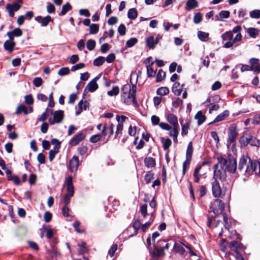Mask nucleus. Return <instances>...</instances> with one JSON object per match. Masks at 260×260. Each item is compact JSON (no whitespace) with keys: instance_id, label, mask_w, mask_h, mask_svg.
Returning a JSON list of instances; mask_svg holds the SVG:
<instances>
[{"instance_id":"1","label":"nucleus","mask_w":260,"mask_h":260,"mask_svg":"<svg viewBox=\"0 0 260 260\" xmlns=\"http://www.w3.org/2000/svg\"><path fill=\"white\" fill-rule=\"evenodd\" d=\"M218 164L220 168L224 169L226 171L231 173H234L237 169V162L234 158L225 159L223 157L218 158Z\"/></svg>"},{"instance_id":"2","label":"nucleus","mask_w":260,"mask_h":260,"mask_svg":"<svg viewBox=\"0 0 260 260\" xmlns=\"http://www.w3.org/2000/svg\"><path fill=\"white\" fill-rule=\"evenodd\" d=\"M239 143L242 147H245L248 144L257 147L260 146L259 141L250 134H245L240 137Z\"/></svg>"},{"instance_id":"3","label":"nucleus","mask_w":260,"mask_h":260,"mask_svg":"<svg viewBox=\"0 0 260 260\" xmlns=\"http://www.w3.org/2000/svg\"><path fill=\"white\" fill-rule=\"evenodd\" d=\"M224 207V203L221 200L216 199L211 203L210 212H213L215 215H219L222 213Z\"/></svg>"},{"instance_id":"4","label":"nucleus","mask_w":260,"mask_h":260,"mask_svg":"<svg viewBox=\"0 0 260 260\" xmlns=\"http://www.w3.org/2000/svg\"><path fill=\"white\" fill-rule=\"evenodd\" d=\"M136 85L133 84L132 86V92L127 94H121L122 99L123 100L124 103L127 105H129L132 102L134 103L136 102Z\"/></svg>"},{"instance_id":"5","label":"nucleus","mask_w":260,"mask_h":260,"mask_svg":"<svg viewBox=\"0 0 260 260\" xmlns=\"http://www.w3.org/2000/svg\"><path fill=\"white\" fill-rule=\"evenodd\" d=\"M228 140L227 141V146L228 147L232 144L235 143L238 136V129L234 124H231L229 128Z\"/></svg>"},{"instance_id":"6","label":"nucleus","mask_w":260,"mask_h":260,"mask_svg":"<svg viewBox=\"0 0 260 260\" xmlns=\"http://www.w3.org/2000/svg\"><path fill=\"white\" fill-rule=\"evenodd\" d=\"M221 38L222 41L225 42L223 45L224 48H229L234 45L233 43V34L232 31H228L225 32L221 35Z\"/></svg>"},{"instance_id":"7","label":"nucleus","mask_w":260,"mask_h":260,"mask_svg":"<svg viewBox=\"0 0 260 260\" xmlns=\"http://www.w3.org/2000/svg\"><path fill=\"white\" fill-rule=\"evenodd\" d=\"M214 167V177L215 180L217 179L221 180H225L226 178V171L222 168H220V166L218 164L215 165Z\"/></svg>"},{"instance_id":"8","label":"nucleus","mask_w":260,"mask_h":260,"mask_svg":"<svg viewBox=\"0 0 260 260\" xmlns=\"http://www.w3.org/2000/svg\"><path fill=\"white\" fill-rule=\"evenodd\" d=\"M159 127L166 131H169V135L170 137H173L175 136H178L179 134L178 126H171L169 124L165 122H160Z\"/></svg>"},{"instance_id":"9","label":"nucleus","mask_w":260,"mask_h":260,"mask_svg":"<svg viewBox=\"0 0 260 260\" xmlns=\"http://www.w3.org/2000/svg\"><path fill=\"white\" fill-rule=\"evenodd\" d=\"M260 170V162L256 160H252L250 159V162L249 161L248 168L245 170V173L251 174L253 172L258 174V171Z\"/></svg>"},{"instance_id":"10","label":"nucleus","mask_w":260,"mask_h":260,"mask_svg":"<svg viewBox=\"0 0 260 260\" xmlns=\"http://www.w3.org/2000/svg\"><path fill=\"white\" fill-rule=\"evenodd\" d=\"M249 161L250 162V158L248 155H243L239 160L238 170L242 173H245V170L248 168Z\"/></svg>"},{"instance_id":"11","label":"nucleus","mask_w":260,"mask_h":260,"mask_svg":"<svg viewBox=\"0 0 260 260\" xmlns=\"http://www.w3.org/2000/svg\"><path fill=\"white\" fill-rule=\"evenodd\" d=\"M85 138V134L82 132L78 133L70 140L69 144L71 146H75L83 140Z\"/></svg>"},{"instance_id":"12","label":"nucleus","mask_w":260,"mask_h":260,"mask_svg":"<svg viewBox=\"0 0 260 260\" xmlns=\"http://www.w3.org/2000/svg\"><path fill=\"white\" fill-rule=\"evenodd\" d=\"M64 117V112L62 110L56 111L53 113V120L49 119L50 124L60 123Z\"/></svg>"},{"instance_id":"13","label":"nucleus","mask_w":260,"mask_h":260,"mask_svg":"<svg viewBox=\"0 0 260 260\" xmlns=\"http://www.w3.org/2000/svg\"><path fill=\"white\" fill-rule=\"evenodd\" d=\"M73 178L71 176H69L66 179L65 184L67 187V193L65 196L73 197L74 193V188L73 185Z\"/></svg>"},{"instance_id":"14","label":"nucleus","mask_w":260,"mask_h":260,"mask_svg":"<svg viewBox=\"0 0 260 260\" xmlns=\"http://www.w3.org/2000/svg\"><path fill=\"white\" fill-rule=\"evenodd\" d=\"M212 191L213 196L215 198H219L222 194V191L219 183L215 180L212 183Z\"/></svg>"},{"instance_id":"15","label":"nucleus","mask_w":260,"mask_h":260,"mask_svg":"<svg viewBox=\"0 0 260 260\" xmlns=\"http://www.w3.org/2000/svg\"><path fill=\"white\" fill-rule=\"evenodd\" d=\"M154 250H150V253L153 259L156 260L158 257H163L165 255V253L163 249H160L153 245Z\"/></svg>"},{"instance_id":"16","label":"nucleus","mask_w":260,"mask_h":260,"mask_svg":"<svg viewBox=\"0 0 260 260\" xmlns=\"http://www.w3.org/2000/svg\"><path fill=\"white\" fill-rule=\"evenodd\" d=\"M99 78V77H96L93 79L87 84L85 89H87L90 92H93L95 91L99 87L96 82Z\"/></svg>"},{"instance_id":"17","label":"nucleus","mask_w":260,"mask_h":260,"mask_svg":"<svg viewBox=\"0 0 260 260\" xmlns=\"http://www.w3.org/2000/svg\"><path fill=\"white\" fill-rule=\"evenodd\" d=\"M251 70L254 72H259L260 71V63L259 60L256 58H252L249 60Z\"/></svg>"},{"instance_id":"18","label":"nucleus","mask_w":260,"mask_h":260,"mask_svg":"<svg viewBox=\"0 0 260 260\" xmlns=\"http://www.w3.org/2000/svg\"><path fill=\"white\" fill-rule=\"evenodd\" d=\"M35 20L38 22L40 23L42 26H46L50 21L52 20V19L50 16H47L45 17L39 16L35 17Z\"/></svg>"},{"instance_id":"19","label":"nucleus","mask_w":260,"mask_h":260,"mask_svg":"<svg viewBox=\"0 0 260 260\" xmlns=\"http://www.w3.org/2000/svg\"><path fill=\"white\" fill-rule=\"evenodd\" d=\"M79 164V161L78 157L76 156H74L70 160V170L72 172L77 171Z\"/></svg>"},{"instance_id":"20","label":"nucleus","mask_w":260,"mask_h":260,"mask_svg":"<svg viewBox=\"0 0 260 260\" xmlns=\"http://www.w3.org/2000/svg\"><path fill=\"white\" fill-rule=\"evenodd\" d=\"M229 115V111L228 110H225L223 112L220 113L217 116L215 119L210 122L209 124H212L215 122H218L223 120L226 117Z\"/></svg>"},{"instance_id":"21","label":"nucleus","mask_w":260,"mask_h":260,"mask_svg":"<svg viewBox=\"0 0 260 260\" xmlns=\"http://www.w3.org/2000/svg\"><path fill=\"white\" fill-rule=\"evenodd\" d=\"M184 85H181L178 82H176L174 83L172 87V91L176 95H180L183 90Z\"/></svg>"},{"instance_id":"22","label":"nucleus","mask_w":260,"mask_h":260,"mask_svg":"<svg viewBox=\"0 0 260 260\" xmlns=\"http://www.w3.org/2000/svg\"><path fill=\"white\" fill-rule=\"evenodd\" d=\"M168 122L173 126H178V118L173 113H169L167 115Z\"/></svg>"},{"instance_id":"23","label":"nucleus","mask_w":260,"mask_h":260,"mask_svg":"<svg viewBox=\"0 0 260 260\" xmlns=\"http://www.w3.org/2000/svg\"><path fill=\"white\" fill-rule=\"evenodd\" d=\"M186 245L181 242L175 243L174 244L173 248L176 252L178 253L181 255H183L185 251V250L184 248V247Z\"/></svg>"},{"instance_id":"24","label":"nucleus","mask_w":260,"mask_h":260,"mask_svg":"<svg viewBox=\"0 0 260 260\" xmlns=\"http://www.w3.org/2000/svg\"><path fill=\"white\" fill-rule=\"evenodd\" d=\"M153 245L160 249H163L164 251L168 249L170 247V244L167 243V241L164 240H159L156 243H153Z\"/></svg>"},{"instance_id":"25","label":"nucleus","mask_w":260,"mask_h":260,"mask_svg":"<svg viewBox=\"0 0 260 260\" xmlns=\"http://www.w3.org/2000/svg\"><path fill=\"white\" fill-rule=\"evenodd\" d=\"M16 45V43L14 41L7 40L4 44L5 49L9 52L11 53L14 50V47Z\"/></svg>"},{"instance_id":"26","label":"nucleus","mask_w":260,"mask_h":260,"mask_svg":"<svg viewBox=\"0 0 260 260\" xmlns=\"http://www.w3.org/2000/svg\"><path fill=\"white\" fill-rule=\"evenodd\" d=\"M198 6V2L196 0H188L185 5V10L189 11Z\"/></svg>"},{"instance_id":"27","label":"nucleus","mask_w":260,"mask_h":260,"mask_svg":"<svg viewBox=\"0 0 260 260\" xmlns=\"http://www.w3.org/2000/svg\"><path fill=\"white\" fill-rule=\"evenodd\" d=\"M146 45L150 49H154L156 44H157V41H155L153 36H149L146 39Z\"/></svg>"},{"instance_id":"28","label":"nucleus","mask_w":260,"mask_h":260,"mask_svg":"<svg viewBox=\"0 0 260 260\" xmlns=\"http://www.w3.org/2000/svg\"><path fill=\"white\" fill-rule=\"evenodd\" d=\"M145 165L148 168H153L155 165V160L154 158L151 157H147L144 159Z\"/></svg>"},{"instance_id":"29","label":"nucleus","mask_w":260,"mask_h":260,"mask_svg":"<svg viewBox=\"0 0 260 260\" xmlns=\"http://www.w3.org/2000/svg\"><path fill=\"white\" fill-rule=\"evenodd\" d=\"M194 117L198 120L199 125H201L206 120V116L200 111L197 112Z\"/></svg>"},{"instance_id":"30","label":"nucleus","mask_w":260,"mask_h":260,"mask_svg":"<svg viewBox=\"0 0 260 260\" xmlns=\"http://www.w3.org/2000/svg\"><path fill=\"white\" fill-rule=\"evenodd\" d=\"M259 30L253 27H249L247 29L246 32L249 36L253 38H255L259 33Z\"/></svg>"},{"instance_id":"31","label":"nucleus","mask_w":260,"mask_h":260,"mask_svg":"<svg viewBox=\"0 0 260 260\" xmlns=\"http://www.w3.org/2000/svg\"><path fill=\"white\" fill-rule=\"evenodd\" d=\"M153 62H152L150 64L147 66V75L149 78L154 77L156 74V70L154 71L152 68Z\"/></svg>"},{"instance_id":"32","label":"nucleus","mask_w":260,"mask_h":260,"mask_svg":"<svg viewBox=\"0 0 260 260\" xmlns=\"http://www.w3.org/2000/svg\"><path fill=\"white\" fill-rule=\"evenodd\" d=\"M161 142L162 143V147L165 151H169V147L172 144V141L169 138L161 139Z\"/></svg>"},{"instance_id":"33","label":"nucleus","mask_w":260,"mask_h":260,"mask_svg":"<svg viewBox=\"0 0 260 260\" xmlns=\"http://www.w3.org/2000/svg\"><path fill=\"white\" fill-rule=\"evenodd\" d=\"M241 243L236 241H233L229 243V246L232 250H238V248H241Z\"/></svg>"},{"instance_id":"34","label":"nucleus","mask_w":260,"mask_h":260,"mask_svg":"<svg viewBox=\"0 0 260 260\" xmlns=\"http://www.w3.org/2000/svg\"><path fill=\"white\" fill-rule=\"evenodd\" d=\"M127 16L128 18L134 20L138 16L137 11L135 8H132L128 10L127 13Z\"/></svg>"},{"instance_id":"35","label":"nucleus","mask_w":260,"mask_h":260,"mask_svg":"<svg viewBox=\"0 0 260 260\" xmlns=\"http://www.w3.org/2000/svg\"><path fill=\"white\" fill-rule=\"evenodd\" d=\"M71 9L72 6L69 3H67L66 4L62 6L61 11L59 14V15H64L69 11L71 10Z\"/></svg>"},{"instance_id":"36","label":"nucleus","mask_w":260,"mask_h":260,"mask_svg":"<svg viewBox=\"0 0 260 260\" xmlns=\"http://www.w3.org/2000/svg\"><path fill=\"white\" fill-rule=\"evenodd\" d=\"M156 93L158 95L164 96L169 93V89L167 87H161L157 89Z\"/></svg>"},{"instance_id":"37","label":"nucleus","mask_w":260,"mask_h":260,"mask_svg":"<svg viewBox=\"0 0 260 260\" xmlns=\"http://www.w3.org/2000/svg\"><path fill=\"white\" fill-rule=\"evenodd\" d=\"M198 37L201 41H206L209 37V34L202 31H198Z\"/></svg>"},{"instance_id":"38","label":"nucleus","mask_w":260,"mask_h":260,"mask_svg":"<svg viewBox=\"0 0 260 260\" xmlns=\"http://www.w3.org/2000/svg\"><path fill=\"white\" fill-rule=\"evenodd\" d=\"M22 112H23L25 114H27L28 113V111L25 106L22 105H20L18 106L16 109V113L19 114Z\"/></svg>"},{"instance_id":"39","label":"nucleus","mask_w":260,"mask_h":260,"mask_svg":"<svg viewBox=\"0 0 260 260\" xmlns=\"http://www.w3.org/2000/svg\"><path fill=\"white\" fill-rule=\"evenodd\" d=\"M21 6L18 3H15L13 4H8L6 6L7 9H11L13 11H17L20 8Z\"/></svg>"},{"instance_id":"40","label":"nucleus","mask_w":260,"mask_h":260,"mask_svg":"<svg viewBox=\"0 0 260 260\" xmlns=\"http://www.w3.org/2000/svg\"><path fill=\"white\" fill-rule=\"evenodd\" d=\"M53 111L52 110H49L48 109H46V111L42 114L40 117L39 118V120L40 121H44L46 119L47 117L50 114L52 113Z\"/></svg>"},{"instance_id":"41","label":"nucleus","mask_w":260,"mask_h":260,"mask_svg":"<svg viewBox=\"0 0 260 260\" xmlns=\"http://www.w3.org/2000/svg\"><path fill=\"white\" fill-rule=\"evenodd\" d=\"M119 92V88L117 86L113 87L112 90H109L107 92V94L109 96L117 95Z\"/></svg>"},{"instance_id":"42","label":"nucleus","mask_w":260,"mask_h":260,"mask_svg":"<svg viewBox=\"0 0 260 260\" xmlns=\"http://www.w3.org/2000/svg\"><path fill=\"white\" fill-rule=\"evenodd\" d=\"M193 153V146L192 142H190L187 146L186 152V156H187L188 158L189 157H192V155Z\"/></svg>"},{"instance_id":"43","label":"nucleus","mask_w":260,"mask_h":260,"mask_svg":"<svg viewBox=\"0 0 260 260\" xmlns=\"http://www.w3.org/2000/svg\"><path fill=\"white\" fill-rule=\"evenodd\" d=\"M105 61V58L103 56H100L93 60V64L95 66H100L102 65Z\"/></svg>"},{"instance_id":"44","label":"nucleus","mask_w":260,"mask_h":260,"mask_svg":"<svg viewBox=\"0 0 260 260\" xmlns=\"http://www.w3.org/2000/svg\"><path fill=\"white\" fill-rule=\"evenodd\" d=\"M191 160V157H189L188 158L187 156H186V160L183 163V170H182L183 175H185V174L186 173L187 166L189 165Z\"/></svg>"},{"instance_id":"45","label":"nucleus","mask_w":260,"mask_h":260,"mask_svg":"<svg viewBox=\"0 0 260 260\" xmlns=\"http://www.w3.org/2000/svg\"><path fill=\"white\" fill-rule=\"evenodd\" d=\"M59 149L57 148H54L49 151V159L50 161H52L54 158L55 155L59 152Z\"/></svg>"},{"instance_id":"46","label":"nucleus","mask_w":260,"mask_h":260,"mask_svg":"<svg viewBox=\"0 0 260 260\" xmlns=\"http://www.w3.org/2000/svg\"><path fill=\"white\" fill-rule=\"evenodd\" d=\"M203 19V15L200 13H197L194 14L193 17V22L195 24H199L200 23Z\"/></svg>"},{"instance_id":"47","label":"nucleus","mask_w":260,"mask_h":260,"mask_svg":"<svg viewBox=\"0 0 260 260\" xmlns=\"http://www.w3.org/2000/svg\"><path fill=\"white\" fill-rule=\"evenodd\" d=\"M90 34H96L98 32L99 30V25L92 23L89 26Z\"/></svg>"},{"instance_id":"48","label":"nucleus","mask_w":260,"mask_h":260,"mask_svg":"<svg viewBox=\"0 0 260 260\" xmlns=\"http://www.w3.org/2000/svg\"><path fill=\"white\" fill-rule=\"evenodd\" d=\"M166 76V73L162 70H159L156 75V81L160 82L163 80Z\"/></svg>"},{"instance_id":"49","label":"nucleus","mask_w":260,"mask_h":260,"mask_svg":"<svg viewBox=\"0 0 260 260\" xmlns=\"http://www.w3.org/2000/svg\"><path fill=\"white\" fill-rule=\"evenodd\" d=\"M153 221V218L152 217V215H151V217L149 219V220L148 222H145L144 224L142 225L141 229L143 232H145L146 230L150 226V224Z\"/></svg>"},{"instance_id":"50","label":"nucleus","mask_w":260,"mask_h":260,"mask_svg":"<svg viewBox=\"0 0 260 260\" xmlns=\"http://www.w3.org/2000/svg\"><path fill=\"white\" fill-rule=\"evenodd\" d=\"M250 17L252 18L258 19L260 18V10H254L249 12Z\"/></svg>"},{"instance_id":"51","label":"nucleus","mask_w":260,"mask_h":260,"mask_svg":"<svg viewBox=\"0 0 260 260\" xmlns=\"http://www.w3.org/2000/svg\"><path fill=\"white\" fill-rule=\"evenodd\" d=\"M122 94H125L130 93L132 91V87L129 84H126L123 86L122 88Z\"/></svg>"},{"instance_id":"52","label":"nucleus","mask_w":260,"mask_h":260,"mask_svg":"<svg viewBox=\"0 0 260 260\" xmlns=\"http://www.w3.org/2000/svg\"><path fill=\"white\" fill-rule=\"evenodd\" d=\"M138 42V39L136 38H132L128 40L126 43L127 47L131 48L134 46Z\"/></svg>"},{"instance_id":"53","label":"nucleus","mask_w":260,"mask_h":260,"mask_svg":"<svg viewBox=\"0 0 260 260\" xmlns=\"http://www.w3.org/2000/svg\"><path fill=\"white\" fill-rule=\"evenodd\" d=\"M95 44V41L91 39L88 40L86 43L87 48L90 51L92 50L94 48Z\"/></svg>"},{"instance_id":"54","label":"nucleus","mask_w":260,"mask_h":260,"mask_svg":"<svg viewBox=\"0 0 260 260\" xmlns=\"http://www.w3.org/2000/svg\"><path fill=\"white\" fill-rule=\"evenodd\" d=\"M89 103L87 101H83V100H81L78 106L80 109V110H82V109L86 110L87 107L88 106Z\"/></svg>"},{"instance_id":"55","label":"nucleus","mask_w":260,"mask_h":260,"mask_svg":"<svg viewBox=\"0 0 260 260\" xmlns=\"http://www.w3.org/2000/svg\"><path fill=\"white\" fill-rule=\"evenodd\" d=\"M123 128V124L122 122L119 121L117 125L116 131L115 132V137H117L118 135L121 134Z\"/></svg>"},{"instance_id":"56","label":"nucleus","mask_w":260,"mask_h":260,"mask_svg":"<svg viewBox=\"0 0 260 260\" xmlns=\"http://www.w3.org/2000/svg\"><path fill=\"white\" fill-rule=\"evenodd\" d=\"M87 150L88 147L86 146H81L77 149L78 153L81 155L85 154L87 153Z\"/></svg>"},{"instance_id":"57","label":"nucleus","mask_w":260,"mask_h":260,"mask_svg":"<svg viewBox=\"0 0 260 260\" xmlns=\"http://www.w3.org/2000/svg\"><path fill=\"white\" fill-rule=\"evenodd\" d=\"M181 135L182 136L186 135L188 134V131L189 129V123H186L184 124H181Z\"/></svg>"},{"instance_id":"58","label":"nucleus","mask_w":260,"mask_h":260,"mask_svg":"<svg viewBox=\"0 0 260 260\" xmlns=\"http://www.w3.org/2000/svg\"><path fill=\"white\" fill-rule=\"evenodd\" d=\"M141 225V223L139 219H137L134 221L133 226L135 231V235L138 233V231L140 229Z\"/></svg>"},{"instance_id":"59","label":"nucleus","mask_w":260,"mask_h":260,"mask_svg":"<svg viewBox=\"0 0 260 260\" xmlns=\"http://www.w3.org/2000/svg\"><path fill=\"white\" fill-rule=\"evenodd\" d=\"M69 73V69L67 67L62 68L58 71V74L61 76L68 75Z\"/></svg>"},{"instance_id":"60","label":"nucleus","mask_w":260,"mask_h":260,"mask_svg":"<svg viewBox=\"0 0 260 260\" xmlns=\"http://www.w3.org/2000/svg\"><path fill=\"white\" fill-rule=\"evenodd\" d=\"M151 120L152 124L153 125H156L158 124L159 125V124L160 123H159V121H160L159 118L157 116H156V115H152L151 118Z\"/></svg>"},{"instance_id":"61","label":"nucleus","mask_w":260,"mask_h":260,"mask_svg":"<svg viewBox=\"0 0 260 260\" xmlns=\"http://www.w3.org/2000/svg\"><path fill=\"white\" fill-rule=\"evenodd\" d=\"M101 135H94L91 136L90 141L92 143H96L101 139Z\"/></svg>"},{"instance_id":"62","label":"nucleus","mask_w":260,"mask_h":260,"mask_svg":"<svg viewBox=\"0 0 260 260\" xmlns=\"http://www.w3.org/2000/svg\"><path fill=\"white\" fill-rule=\"evenodd\" d=\"M117 30L120 36H123L126 32V27L124 24H120Z\"/></svg>"},{"instance_id":"63","label":"nucleus","mask_w":260,"mask_h":260,"mask_svg":"<svg viewBox=\"0 0 260 260\" xmlns=\"http://www.w3.org/2000/svg\"><path fill=\"white\" fill-rule=\"evenodd\" d=\"M25 102L28 105H32L34 103V99L31 94L26 95L25 98Z\"/></svg>"},{"instance_id":"64","label":"nucleus","mask_w":260,"mask_h":260,"mask_svg":"<svg viewBox=\"0 0 260 260\" xmlns=\"http://www.w3.org/2000/svg\"><path fill=\"white\" fill-rule=\"evenodd\" d=\"M253 124H260V114H256L252 119Z\"/></svg>"}]
</instances>
